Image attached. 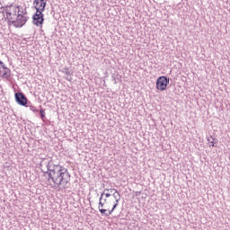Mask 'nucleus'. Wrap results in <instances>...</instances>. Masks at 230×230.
<instances>
[{
    "instance_id": "10",
    "label": "nucleus",
    "mask_w": 230,
    "mask_h": 230,
    "mask_svg": "<svg viewBox=\"0 0 230 230\" xmlns=\"http://www.w3.org/2000/svg\"><path fill=\"white\" fill-rule=\"evenodd\" d=\"M103 195H105V192H102L99 199V207H98L99 211H100V209H105V208H103L105 206V203L102 202V200H103Z\"/></svg>"
},
{
    "instance_id": "11",
    "label": "nucleus",
    "mask_w": 230,
    "mask_h": 230,
    "mask_svg": "<svg viewBox=\"0 0 230 230\" xmlns=\"http://www.w3.org/2000/svg\"><path fill=\"white\" fill-rule=\"evenodd\" d=\"M207 141L208 143H210L209 146H214L217 147V146H215V138L213 137V136H210L209 137L207 138Z\"/></svg>"
},
{
    "instance_id": "3",
    "label": "nucleus",
    "mask_w": 230,
    "mask_h": 230,
    "mask_svg": "<svg viewBox=\"0 0 230 230\" xmlns=\"http://www.w3.org/2000/svg\"><path fill=\"white\" fill-rule=\"evenodd\" d=\"M168 84H170V79L162 75L156 80V89H158V91H166Z\"/></svg>"
},
{
    "instance_id": "14",
    "label": "nucleus",
    "mask_w": 230,
    "mask_h": 230,
    "mask_svg": "<svg viewBox=\"0 0 230 230\" xmlns=\"http://www.w3.org/2000/svg\"><path fill=\"white\" fill-rule=\"evenodd\" d=\"M105 191H107V190H104L103 195H105L106 199H109V197H111V191H108V192H105Z\"/></svg>"
},
{
    "instance_id": "8",
    "label": "nucleus",
    "mask_w": 230,
    "mask_h": 230,
    "mask_svg": "<svg viewBox=\"0 0 230 230\" xmlns=\"http://www.w3.org/2000/svg\"><path fill=\"white\" fill-rule=\"evenodd\" d=\"M105 191H110V193H112V197L115 199V202H119L121 200V195L118 192V190L105 189Z\"/></svg>"
},
{
    "instance_id": "6",
    "label": "nucleus",
    "mask_w": 230,
    "mask_h": 230,
    "mask_svg": "<svg viewBox=\"0 0 230 230\" xmlns=\"http://www.w3.org/2000/svg\"><path fill=\"white\" fill-rule=\"evenodd\" d=\"M48 3V0H34L33 6L36 9V12H44L46 10V4Z\"/></svg>"
},
{
    "instance_id": "2",
    "label": "nucleus",
    "mask_w": 230,
    "mask_h": 230,
    "mask_svg": "<svg viewBox=\"0 0 230 230\" xmlns=\"http://www.w3.org/2000/svg\"><path fill=\"white\" fill-rule=\"evenodd\" d=\"M9 22L14 26V28H22L26 22H28L29 17L20 13L21 9L17 5L6 6L4 9Z\"/></svg>"
},
{
    "instance_id": "1",
    "label": "nucleus",
    "mask_w": 230,
    "mask_h": 230,
    "mask_svg": "<svg viewBox=\"0 0 230 230\" xmlns=\"http://www.w3.org/2000/svg\"><path fill=\"white\" fill-rule=\"evenodd\" d=\"M47 172L45 174L49 176V182H53L54 188H66L71 181V174L66 167L60 166L58 164H51L50 162H48Z\"/></svg>"
},
{
    "instance_id": "5",
    "label": "nucleus",
    "mask_w": 230,
    "mask_h": 230,
    "mask_svg": "<svg viewBox=\"0 0 230 230\" xmlns=\"http://www.w3.org/2000/svg\"><path fill=\"white\" fill-rule=\"evenodd\" d=\"M15 102L18 105H22V107H26L28 105V98L22 93H16L14 94Z\"/></svg>"
},
{
    "instance_id": "16",
    "label": "nucleus",
    "mask_w": 230,
    "mask_h": 230,
    "mask_svg": "<svg viewBox=\"0 0 230 230\" xmlns=\"http://www.w3.org/2000/svg\"><path fill=\"white\" fill-rule=\"evenodd\" d=\"M66 80H68V82H71V77L69 78V75H66Z\"/></svg>"
},
{
    "instance_id": "12",
    "label": "nucleus",
    "mask_w": 230,
    "mask_h": 230,
    "mask_svg": "<svg viewBox=\"0 0 230 230\" xmlns=\"http://www.w3.org/2000/svg\"><path fill=\"white\" fill-rule=\"evenodd\" d=\"M40 116L42 121H44V119H46V111H44V109L40 110Z\"/></svg>"
},
{
    "instance_id": "7",
    "label": "nucleus",
    "mask_w": 230,
    "mask_h": 230,
    "mask_svg": "<svg viewBox=\"0 0 230 230\" xmlns=\"http://www.w3.org/2000/svg\"><path fill=\"white\" fill-rule=\"evenodd\" d=\"M119 204V202L115 201V204L113 205L111 210L100 209V213L102 215V217H111V215H112V212L114 211V209H116V208H118Z\"/></svg>"
},
{
    "instance_id": "17",
    "label": "nucleus",
    "mask_w": 230,
    "mask_h": 230,
    "mask_svg": "<svg viewBox=\"0 0 230 230\" xmlns=\"http://www.w3.org/2000/svg\"><path fill=\"white\" fill-rule=\"evenodd\" d=\"M4 62H3V61L0 60V66H1V67H2V66H4Z\"/></svg>"
},
{
    "instance_id": "15",
    "label": "nucleus",
    "mask_w": 230,
    "mask_h": 230,
    "mask_svg": "<svg viewBox=\"0 0 230 230\" xmlns=\"http://www.w3.org/2000/svg\"><path fill=\"white\" fill-rule=\"evenodd\" d=\"M2 68L4 69V70H5V69H8V67H7L6 65H4V66H2Z\"/></svg>"
},
{
    "instance_id": "13",
    "label": "nucleus",
    "mask_w": 230,
    "mask_h": 230,
    "mask_svg": "<svg viewBox=\"0 0 230 230\" xmlns=\"http://www.w3.org/2000/svg\"><path fill=\"white\" fill-rule=\"evenodd\" d=\"M26 107H30V110L32 111V112H39V110H37L35 106L28 104Z\"/></svg>"
},
{
    "instance_id": "4",
    "label": "nucleus",
    "mask_w": 230,
    "mask_h": 230,
    "mask_svg": "<svg viewBox=\"0 0 230 230\" xmlns=\"http://www.w3.org/2000/svg\"><path fill=\"white\" fill-rule=\"evenodd\" d=\"M32 23L35 26H40V28H42V24H44V13L36 11L35 14L32 16Z\"/></svg>"
},
{
    "instance_id": "9",
    "label": "nucleus",
    "mask_w": 230,
    "mask_h": 230,
    "mask_svg": "<svg viewBox=\"0 0 230 230\" xmlns=\"http://www.w3.org/2000/svg\"><path fill=\"white\" fill-rule=\"evenodd\" d=\"M11 76H12V71L10 70V68H5L2 75V78L8 80V78H10Z\"/></svg>"
},
{
    "instance_id": "18",
    "label": "nucleus",
    "mask_w": 230,
    "mask_h": 230,
    "mask_svg": "<svg viewBox=\"0 0 230 230\" xmlns=\"http://www.w3.org/2000/svg\"><path fill=\"white\" fill-rule=\"evenodd\" d=\"M104 202H107V199H104Z\"/></svg>"
}]
</instances>
